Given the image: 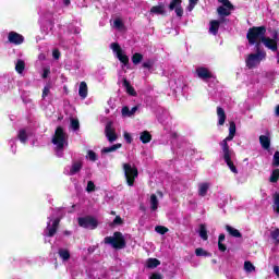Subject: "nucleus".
I'll return each mask as SVG.
<instances>
[{
    "label": "nucleus",
    "instance_id": "nucleus-16",
    "mask_svg": "<svg viewBox=\"0 0 279 279\" xmlns=\"http://www.w3.org/2000/svg\"><path fill=\"white\" fill-rule=\"evenodd\" d=\"M262 43L264 46H266L267 49H270V51H278V41L276 39H271L265 36L262 38Z\"/></svg>",
    "mask_w": 279,
    "mask_h": 279
},
{
    "label": "nucleus",
    "instance_id": "nucleus-63",
    "mask_svg": "<svg viewBox=\"0 0 279 279\" xmlns=\"http://www.w3.org/2000/svg\"><path fill=\"white\" fill-rule=\"evenodd\" d=\"M64 5L69 7L71 5V0H63Z\"/></svg>",
    "mask_w": 279,
    "mask_h": 279
},
{
    "label": "nucleus",
    "instance_id": "nucleus-33",
    "mask_svg": "<svg viewBox=\"0 0 279 279\" xmlns=\"http://www.w3.org/2000/svg\"><path fill=\"white\" fill-rule=\"evenodd\" d=\"M150 208L151 210H158V196L156 194L150 195Z\"/></svg>",
    "mask_w": 279,
    "mask_h": 279
},
{
    "label": "nucleus",
    "instance_id": "nucleus-2",
    "mask_svg": "<svg viewBox=\"0 0 279 279\" xmlns=\"http://www.w3.org/2000/svg\"><path fill=\"white\" fill-rule=\"evenodd\" d=\"M106 245H110L113 250H125L128 243L125 242V236L121 231H116L113 236H106L105 238Z\"/></svg>",
    "mask_w": 279,
    "mask_h": 279
},
{
    "label": "nucleus",
    "instance_id": "nucleus-23",
    "mask_svg": "<svg viewBox=\"0 0 279 279\" xmlns=\"http://www.w3.org/2000/svg\"><path fill=\"white\" fill-rule=\"evenodd\" d=\"M78 95L81 99H86L88 97V85L84 81L80 84Z\"/></svg>",
    "mask_w": 279,
    "mask_h": 279
},
{
    "label": "nucleus",
    "instance_id": "nucleus-11",
    "mask_svg": "<svg viewBox=\"0 0 279 279\" xmlns=\"http://www.w3.org/2000/svg\"><path fill=\"white\" fill-rule=\"evenodd\" d=\"M170 12H175V15L179 19L184 16V9L182 8V0H171L170 4L168 5Z\"/></svg>",
    "mask_w": 279,
    "mask_h": 279
},
{
    "label": "nucleus",
    "instance_id": "nucleus-29",
    "mask_svg": "<svg viewBox=\"0 0 279 279\" xmlns=\"http://www.w3.org/2000/svg\"><path fill=\"white\" fill-rule=\"evenodd\" d=\"M160 265V262L158 260V258H148L146 262V267L148 269H156V267H158Z\"/></svg>",
    "mask_w": 279,
    "mask_h": 279
},
{
    "label": "nucleus",
    "instance_id": "nucleus-62",
    "mask_svg": "<svg viewBox=\"0 0 279 279\" xmlns=\"http://www.w3.org/2000/svg\"><path fill=\"white\" fill-rule=\"evenodd\" d=\"M63 234H64V236H71V231L65 230V231H63Z\"/></svg>",
    "mask_w": 279,
    "mask_h": 279
},
{
    "label": "nucleus",
    "instance_id": "nucleus-5",
    "mask_svg": "<svg viewBox=\"0 0 279 279\" xmlns=\"http://www.w3.org/2000/svg\"><path fill=\"white\" fill-rule=\"evenodd\" d=\"M124 175L126 178V184L129 186H134V182L136 178H138V169L136 167H132L130 163H123Z\"/></svg>",
    "mask_w": 279,
    "mask_h": 279
},
{
    "label": "nucleus",
    "instance_id": "nucleus-18",
    "mask_svg": "<svg viewBox=\"0 0 279 279\" xmlns=\"http://www.w3.org/2000/svg\"><path fill=\"white\" fill-rule=\"evenodd\" d=\"M150 14L165 16V14H167V11L165 10V4L162 2H159L158 5L151 7Z\"/></svg>",
    "mask_w": 279,
    "mask_h": 279
},
{
    "label": "nucleus",
    "instance_id": "nucleus-55",
    "mask_svg": "<svg viewBox=\"0 0 279 279\" xmlns=\"http://www.w3.org/2000/svg\"><path fill=\"white\" fill-rule=\"evenodd\" d=\"M149 279H162V276L160 274H153Z\"/></svg>",
    "mask_w": 279,
    "mask_h": 279
},
{
    "label": "nucleus",
    "instance_id": "nucleus-12",
    "mask_svg": "<svg viewBox=\"0 0 279 279\" xmlns=\"http://www.w3.org/2000/svg\"><path fill=\"white\" fill-rule=\"evenodd\" d=\"M196 75L199 80H203L206 82V80H215V74L208 70V68L205 66H198L196 68Z\"/></svg>",
    "mask_w": 279,
    "mask_h": 279
},
{
    "label": "nucleus",
    "instance_id": "nucleus-54",
    "mask_svg": "<svg viewBox=\"0 0 279 279\" xmlns=\"http://www.w3.org/2000/svg\"><path fill=\"white\" fill-rule=\"evenodd\" d=\"M49 93H50L49 87H44L43 95H41L43 99H45V97H47Z\"/></svg>",
    "mask_w": 279,
    "mask_h": 279
},
{
    "label": "nucleus",
    "instance_id": "nucleus-44",
    "mask_svg": "<svg viewBox=\"0 0 279 279\" xmlns=\"http://www.w3.org/2000/svg\"><path fill=\"white\" fill-rule=\"evenodd\" d=\"M95 189H96L95 182L88 181L87 186H86V192L87 193H94Z\"/></svg>",
    "mask_w": 279,
    "mask_h": 279
},
{
    "label": "nucleus",
    "instance_id": "nucleus-47",
    "mask_svg": "<svg viewBox=\"0 0 279 279\" xmlns=\"http://www.w3.org/2000/svg\"><path fill=\"white\" fill-rule=\"evenodd\" d=\"M197 3H199V0H189V7H187L189 12H192V10L195 9V5Z\"/></svg>",
    "mask_w": 279,
    "mask_h": 279
},
{
    "label": "nucleus",
    "instance_id": "nucleus-3",
    "mask_svg": "<svg viewBox=\"0 0 279 279\" xmlns=\"http://www.w3.org/2000/svg\"><path fill=\"white\" fill-rule=\"evenodd\" d=\"M65 143H66V133H64V129L62 126H58L52 137V144L57 146V149L59 151H61L62 149H64Z\"/></svg>",
    "mask_w": 279,
    "mask_h": 279
},
{
    "label": "nucleus",
    "instance_id": "nucleus-42",
    "mask_svg": "<svg viewBox=\"0 0 279 279\" xmlns=\"http://www.w3.org/2000/svg\"><path fill=\"white\" fill-rule=\"evenodd\" d=\"M155 231L158 233V234H167V232H169V228L165 227V226H157L155 228Z\"/></svg>",
    "mask_w": 279,
    "mask_h": 279
},
{
    "label": "nucleus",
    "instance_id": "nucleus-35",
    "mask_svg": "<svg viewBox=\"0 0 279 279\" xmlns=\"http://www.w3.org/2000/svg\"><path fill=\"white\" fill-rule=\"evenodd\" d=\"M278 180H279V169H275L270 174L269 182H271L272 184H276Z\"/></svg>",
    "mask_w": 279,
    "mask_h": 279
},
{
    "label": "nucleus",
    "instance_id": "nucleus-64",
    "mask_svg": "<svg viewBox=\"0 0 279 279\" xmlns=\"http://www.w3.org/2000/svg\"><path fill=\"white\" fill-rule=\"evenodd\" d=\"M277 58H278L277 63L279 64V52H277Z\"/></svg>",
    "mask_w": 279,
    "mask_h": 279
},
{
    "label": "nucleus",
    "instance_id": "nucleus-27",
    "mask_svg": "<svg viewBox=\"0 0 279 279\" xmlns=\"http://www.w3.org/2000/svg\"><path fill=\"white\" fill-rule=\"evenodd\" d=\"M121 147H123L122 144L118 143V144H114L110 147H104L101 149V154H111L112 151H117V149H121Z\"/></svg>",
    "mask_w": 279,
    "mask_h": 279
},
{
    "label": "nucleus",
    "instance_id": "nucleus-15",
    "mask_svg": "<svg viewBox=\"0 0 279 279\" xmlns=\"http://www.w3.org/2000/svg\"><path fill=\"white\" fill-rule=\"evenodd\" d=\"M8 40L11 45H23L25 43V37L23 35L12 31L8 35Z\"/></svg>",
    "mask_w": 279,
    "mask_h": 279
},
{
    "label": "nucleus",
    "instance_id": "nucleus-9",
    "mask_svg": "<svg viewBox=\"0 0 279 279\" xmlns=\"http://www.w3.org/2000/svg\"><path fill=\"white\" fill-rule=\"evenodd\" d=\"M48 222H47V227H46V236H49L50 239L56 236V234L58 233V228H60V218H56L53 220L52 216L48 217ZM52 221V225H51Z\"/></svg>",
    "mask_w": 279,
    "mask_h": 279
},
{
    "label": "nucleus",
    "instance_id": "nucleus-32",
    "mask_svg": "<svg viewBox=\"0 0 279 279\" xmlns=\"http://www.w3.org/2000/svg\"><path fill=\"white\" fill-rule=\"evenodd\" d=\"M58 254L62 260H69V258H71V253L69 250L60 248Z\"/></svg>",
    "mask_w": 279,
    "mask_h": 279
},
{
    "label": "nucleus",
    "instance_id": "nucleus-43",
    "mask_svg": "<svg viewBox=\"0 0 279 279\" xmlns=\"http://www.w3.org/2000/svg\"><path fill=\"white\" fill-rule=\"evenodd\" d=\"M263 44V41H260V39L256 40L255 45V53H267L265 50H263V48H260V45Z\"/></svg>",
    "mask_w": 279,
    "mask_h": 279
},
{
    "label": "nucleus",
    "instance_id": "nucleus-40",
    "mask_svg": "<svg viewBox=\"0 0 279 279\" xmlns=\"http://www.w3.org/2000/svg\"><path fill=\"white\" fill-rule=\"evenodd\" d=\"M272 198H274V207L276 209V213H278V215H279V193L276 192L274 194Z\"/></svg>",
    "mask_w": 279,
    "mask_h": 279
},
{
    "label": "nucleus",
    "instance_id": "nucleus-17",
    "mask_svg": "<svg viewBox=\"0 0 279 279\" xmlns=\"http://www.w3.org/2000/svg\"><path fill=\"white\" fill-rule=\"evenodd\" d=\"M220 26L221 22H219V20H211L209 22V34H213V36H217L219 34Z\"/></svg>",
    "mask_w": 279,
    "mask_h": 279
},
{
    "label": "nucleus",
    "instance_id": "nucleus-56",
    "mask_svg": "<svg viewBox=\"0 0 279 279\" xmlns=\"http://www.w3.org/2000/svg\"><path fill=\"white\" fill-rule=\"evenodd\" d=\"M49 73H50V71L48 69L44 70L43 78L47 80V77H49Z\"/></svg>",
    "mask_w": 279,
    "mask_h": 279
},
{
    "label": "nucleus",
    "instance_id": "nucleus-8",
    "mask_svg": "<svg viewBox=\"0 0 279 279\" xmlns=\"http://www.w3.org/2000/svg\"><path fill=\"white\" fill-rule=\"evenodd\" d=\"M110 49H112L113 53H116V58L124 65L128 66L130 64V57L123 53V49L119 43H112L110 45Z\"/></svg>",
    "mask_w": 279,
    "mask_h": 279
},
{
    "label": "nucleus",
    "instance_id": "nucleus-51",
    "mask_svg": "<svg viewBox=\"0 0 279 279\" xmlns=\"http://www.w3.org/2000/svg\"><path fill=\"white\" fill-rule=\"evenodd\" d=\"M274 165H275V167H279V151L278 150L274 155Z\"/></svg>",
    "mask_w": 279,
    "mask_h": 279
},
{
    "label": "nucleus",
    "instance_id": "nucleus-10",
    "mask_svg": "<svg viewBox=\"0 0 279 279\" xmlns=\"http://www.w3.org/2000/svg\"><path fill=\"white\" fill-rule=\"evenodd\" d=\"M218 3L222 5L217 8V13L219 16H230L232 14V10H234V4L230 2V0H218Z\"/></svg>",
    "mask_w": 279,
    "mask_h": 279
},
{
    "label": "nucleus",
    "instance_id": "nucleus-52",
    "mask_svg": "<svg viewBox=\"0 0 279 279\" xmlns=\"http://www.w3.org/2000/svg\"><path fill=\"white\" fill-rule=\"evenodd\" d=\"M113 25L118 27V29H121V27H123V21L117 19L114 20Z\"/></svg>",
    "mask_w": 279,
    "mask_h": 279
},
{
    "label": "nucleus",
    "instance_id": "nucleus-31",
    "mask_svg": "<svg viewBox=\"0 0 279 279\" xmlns=\"http://www.w3.org/2000/svg\"><path fill=\"white\" fill-rule=\"evenodd\" d=\"M133 64H141L143 62V53L135 52L131 58Z\"/></svg>",
    "mask_w": 279,
    "mask_h": 279
},
{
    "label": "nucleus",
    "instance_id": "nucleus-22",
    "mask_svg": "<svg viewBox=\"0 0 279 279\" xmlns=\"http://www.w3.org/2000/svg\"><path fill=\"white\" fill-rule=\"evenodd\" d=\"M84 167V163H82V161H74L71 166L70 175H75L77 173H80V171H82V168Z\"/></svg>",
    "mask_w": 279,
    "mask_h": 279
},
{
    "label": "nucleus",
    "instance_id": "nucleus-4",
    "mask_svg": "<svg viewBox=\"0 0 279 279\" xmlns=\"http://www.w3.org/2000/svg\"><path fill=\"white\" fill-rule=\"evenodd\" d=\"M77 223L80 228H85V230H97L99 227V220L93 216L80 217Z\"/></svg>",
    "mask_w": 279,
    "mask_h": 279
},
{
    "label": "nucleus",
    "instance_id": "nucleus-26",
    "mask_svg": "<svg viewBox=\"0 0 279 279\" xmlns=\"http://www.w3.org/2000/svg\"><path fill=\"white\" fill-rule=\"evenodd\" d=\"M140 141L144 144L147 145V143H151V133L149 131H144L141 133Z\"/></svg>",
    "mask_w": 279,
    "mask_h": 279
},
{
    "label": "nucleus",
    "instance_id": "nucleus-60",
    "mask_svg": "<svg viewBox=\"0 0 279 279\" xmlns=\"http://www.w3.org/2000/svg\"><path fill=\"white\" fill-rule=\"evenodd\" d=\"M275 114H276V117H279V105L276 106Z\"/></svg>",
    "mask_w": 279,
    "mask_h": 279
},
{
    "label": "nucleus",
    "instance_id": "nucleus-30",
    "mask_svg": "<svg viewBox=\"0 0 279 279\" xmlns=\"http://www.w3.org/2000/svg\"><path fill=\"white\" fill-rule=\"evenodd\" d=\"M199 236L203 241H208V230L206 229V225L199 226Z\"/></svg>",
    "mask_w": 279,
    "mask_h": 279
},
{
    "label": "nucleus",
    "instance_id": "nucleus-53",
    "mask_svg": "<svg viewBox=\"0 0 279 279\" xmlns=\"http://www.w3.org/2000/svg\"><path fill=\"white\" fill-rule=\"evenodd\" d=\"M52 57L54 60H60V50L56 49L52 51Z\"/></svg>",
    "mask_w": 279,
    "mask_h": 279
},
{
    "label": "nucleus",
    "instance_id": "nucleus-36",
    "mask_svg": "<svg viewBox=\"0 0 279 279\" xmlns=\"http://www.w3.org/2000/svg\"><path fill=\"white\" fill-rule=\"evenodd\" d=\"M154 64H156V61H154L153 59H147L145 62H143L142 66L143 69L151 71V69H154Z\"/></svg>",
    "mask_w": 279,
    "mask_h": 279
},
{
    "label": "nucleus",
    "instance_id": "nucleus-50",
    "mask_svg": "<svg viewBox=\"0 0 279 279\" xmlns=\"http://www.w3.org/2000/svg\"><path fill=\"white\" fill-rule=\"evenodd\" d=\"M123 137L129 145L132 144V135L130 133L124 132Z\"/></svg>",
    "mask_w": 279,
    "mask_h": 279
},
{
    "label": "nucleus",
    "instance_id": "nucleus-14",
    "mask_svg": "<svg viewBox=\"0 0 279 279\" xmlns=\"http://www.w3.org/2000/svg\"><path fill=\"white\" fill-rule=\"evenodd\" d=\"M232 154L233 151H222V158L227 167H229L230 171L236 174L239 173V170L236 169V166H234V162L232 161Z\"/></svg>",
    "mask_w": 279,
    "mask_h": 279
},
{
    "label": "nucleus",
    "instance_id": "nucleus-24",
    "mask_svg": "<svg viewBox=\"0 0 279 279\" xmlns=\"http://www.w3.org/2000/svg\"><path fill=\"white\" fill-rule=\"evenodd\" d=\"M259 143L263 149H269V147H271V140L267 135H260Z\"/></svg>",
    "mask_w": 279,
    "mask_h": 279
},
{
    "label": "nucleus",
    "instance_id": "nucleus-46",
    "mask_svg": "<svg viewBox=\"0 0 279 279\" xmlns=\"http://www.w3.org/2000/svg\"><path fill=\"white\" fill-rule=\"evenodd\" d=\"M87 156H88L89 160H92V162H96V160H97V153H95L94 150H88L87 151Z\"/></svg>",
    "mask_w": 279,
    "mask_h": 279
},
{
    "label": "nucleus",
    "instance_id": "nucleus-21",
    "mask_svg": "<svg viewBox=\"0 0 279 279\" xmlns=\"http://www.w3.org/2000/svg\"><path fill=\"white\" fill-rule=\"evenodd\" d=\"M122 86L126 89L128 95H131V97H136V89L133 88L132 84H130V81L128 78L122 80Z\"/></svg>",
    "mask_w": 279,
    "mask_h": 279
},
{
    "label": "nucleus",
    "instance_id": "nucleus-61",
    "mask_svg": "<svg viewBox=\"0 0 279 279\" xmlns=\"http://www.w3.org/2000/svg\"><path fill=\"white\" fill-rule=\"evenodd\" d=\"M93 252H95V246H89V247H88V253H89V254H93Z\"/></svg>",
    "mask_w": 279,
    "mask_h": 279
},
{
    "label": "nucleus",
    "instance_id": "nucleus-58",
    "mask_svg": "<svg viewBox=\"0 0 279 279\" xmlns=\"http://www.w3.org/2000/svg\"><path fill=\"white\" fill-rule=\"evenodd\" d=\"M271 40H276L278 43V31H274Z\"/></svg>",
    "mask_w": 279,
    "mask_h": 279
},
{
    "label": "nucleus",
    "instance_id": "nucleus-28",
    "mask_svg": "<svg viewBox=\"0 0 279 279\" xmlns=\"http://www.w3.org/2000/svg\"><path fill=\"white\" fill-rule=\"evenodd\" d=\"M223 241H226V234L220 233L218 236V250L219 252H226V250H228V246H226V244H223Z\"/></svg>",
    "mask_w": 279,
    "mask_h": 279
},
{
    "label": "nucleus",
    "instance_id": "nucleus-38",
    "mask_svg": "<svg viewBox=\"0 0 279 279\" xmlns=\"http://www.w3.org/2000/svg\"><path fill=\"white\" fill-rule=\"evenodd\" d=\"M195 254H196V256H205V257L213 256V254H210L209 252H207L203 247L196 248Z\"/></svg>",
    "mask_w": 279,
    "mask_h": 279
},
{
    "label": "nucleus",
    "instance_id": "nucleus-19",
    "mask_svg": "<svg viewBox=\"0 0 279 279\" xmlns=\"http://www.w3.org/2000/svg\"><path fill=\"white\" fill-rule=\"evenodd\" d=\"M227 232L230 234V236H233L234 239H242L243 234L239 229H234V227L227 225L226 227Z\"/></svg>",
    "mask_w": 279,
    "mask_h": 279
},
{
    "label": "nucleus",
    "instance_id": "nucleus-49",
    "mask_svg": "<svg viewBox=\"0 0 279 279\" xmlns=\"http://www.w3.org/2000/svg\"><path fill=\"white\" fill-rule=\"evenodd\" d=\"M122 117H132V116L130 114V107L124 106V107L122 108Z\"/></svg>",
    "mask_w": 279,
    "mask_h": 279
},
{
    "label": "nucleus",
    "instance_id": "nucleus-25",
    "mask_svg": "<svg viewBox=\"0 0 279 279\" xmlns=\"http://www.w3.org/2000/svg\"><path fill=\"white\" fill-rule=\"evenodd\" d=\"M208 189H210V185L208 183H201L198 185V195L201 197H206V195L208 194Z\"/></svg>",
    "mask_w": 279,
    "mask_h": 279
},
{
    "label": "nucleus",
    "instance_id": "nucleus-7",
    "mask_svg": "<svg viewBox=\"0 0 279 279\" xmlns=\"http://www.w3.org/2000/svg\"><path fill=\"white\" fill-rule=\"evenodd\" d=\"M265 58H267V53H262V52L251 53L246 58L245 64L247 69H256V66H258V64H260V62H263Z\"/></svg>",
    "mask_w": 279,
    "mask_h": 279
},
{
    "label": "nucleus",
    "instance_id": "nucleus-59",
    "mask_svg": "<svg viewBox=\"0 0 279 279\" xmlns=\"http://www.w3.org/2000/svg\"><path fill=\"white\" fill-rule=\"evenodd\" d=\"M274 274L279 278V266H274Z\"/></svg>",
    "mask_w": 279,
    "mask_h": 279
},
{
    "label": "nucleus",
    "instance_id": "nucleus-39",
    "mask_svg": "<svg viewBox=\"0 0 279 279\" xmlns=\"http://www.w3.org/2000/svg\"><path fill=\"white\" fill-rule=\"evenodd\" d=\"M244 269L245 271H248V274H252V271H256V267L254 266V264H252V262H245Z\"/></svg>",
    "mask_w": 279,
    "mask_h": 279
},
{
    "label": "nucleus",
    "instance_id": "nucleus-57",
    "mask_svg": "<svg viewBox=\"0 0 279 279\" xmlns=\"http://www.w3.org/2000/svg\"><path fill=\"white\" fill-rule=\"evenodd\" d=\"M136 110H138V107L135 106L130 110V116L132 117L133 114H136Z\"/></svg>",
    "mask_w": 279,
    "mask_h": 279
},
{
    "label": "nucleus",
    "instance_id": "nucleus-13",
    "mask_svg": "<svg viewBox=\"0 0 279 279\" xmlns=\"http://www.w3.org/2000/svg\"><path fill=\"white\" fill-rule=\"evenodd\" d=\"M105 136L109 141V143H114L119 136L117 135V131H114V128H112V122H107L105 126Z\"/></svg>",
    "mask_w": 279,
    "mask_h": 279
},
{
    "label": "nucleus",
    "instance_id": "nucleus-34",
    "mask_svg": "<svg viewBox=\"0 0 279 279\" xmlns=\"http://www.w3.org/2000/svg\"><path fill=\"white\" fill-rule=\"evenodd\" d=\"M15 71L16 73H23V71H25V61L23 60H17L16 64H15Z\"/></svg>",
    "mask_w": 279,
    "mask_h": 279
},
{
    "label": "nucleus",
    "instance_id": "nucleus-1",
    "mask_svg": "<svg viewBox=\"0 0 279 279\" xmlns=\"http://www.w3.org/2000/svg\"><path fill=\"white\" fill-rule=\"evenodd\" d=\"M267 34V26H253L248 28L246 34V40H248V45L254 46L256 40H260L263 43V38Z\"/></svg>",
    "mask_w": 279,
    "mask_h": 279
},
{
    "label": "nucleus",
    "instance_id": "nucleus-48",
    "mask_svg": "<svg viewBox=\"0 0 279 279\" xmlns=\"http://www.w3.org/2000/svg\"><path fill=\"white\" fill-rule=\"evenodd\" d=\"M112 226H123V218H121V216H116L112 221Z\"/></svg>",
    "mask_w": 279,
    "mask_h": 279
},
{
    "label": "nucleus",
    "instance_id": "nucleus-20",
    "mask_svg": "<svg viewBox=\"0 0 279 279\" xmlns=\"http://www.w3.org/2000/svg\"><path fill=\"white\" fill-rule=\"evenodd\" d=\"M217 117H218V125H225L226 119V110L222 107H217Z\"/></svg>",
    "mask_w": 279,
    "mask_h": 279
},
{
    "label": "nucleus",
    "instance_id": "nucleus-45",
    "mask_svg": "<svg viewBox=\"0 0 279 279\" xmlns=\"http://www.w3.org/2000/svg\"><path fill=\"white\" fill-rule=\"evenodd\" d=\"M270 236L276 243L279 242V229H275L274 231L270 232Z\"/></svg>",
    "mask_w": 279,
    "mask_h": 279
},
{
    "label": "nucleus",
    "instance_id": "nucleus-37",
    "mask_svg": "<svg viewBox=\"0 0 279 279\" xmlns=\"http://www.w3.org/2000/svg\"><path fill=\"white\" fill-rule=\"evenodd\" d=\"M17 138L22 143H27V131H25V129L20 130V132L17 134Z\"/></svg>",
    "mask_w": 279,
    "mask_h": 279
},
{
    "label": "nucleus",
    "instance_id": "nucleus-41",
    "mask_svg": "<svg viewBox=\"0 0 279 279\" xmlns=\"http://www.w3.org/2000/svg\"><path fill=\"white\" fill-rule=\"evenodd\" d=\"M71 128L74 130V132H77L80 130V120L72 118L71 119Z\"/></svg>",
    "mask_w": 279,
    "mask_h": 279
},
{
    "label": "nucleus",
    "instance_id": "nucleus-6",
    "mask_svg": "<svg viewBox=\"0 0 279 279\" xmlns=\"http://www.w3.org/2000/svg\"><path fill=\"white\" fill-rule=\"evenodd\" d=\"M235 135H236V123H234V121H231L229 123V135L220 142V147L222 151H232V149H230V145H228V142L234 141Z\"/></svg>",
    "mask_w": 279,
    "mask_h": 279
}]
</instances>
